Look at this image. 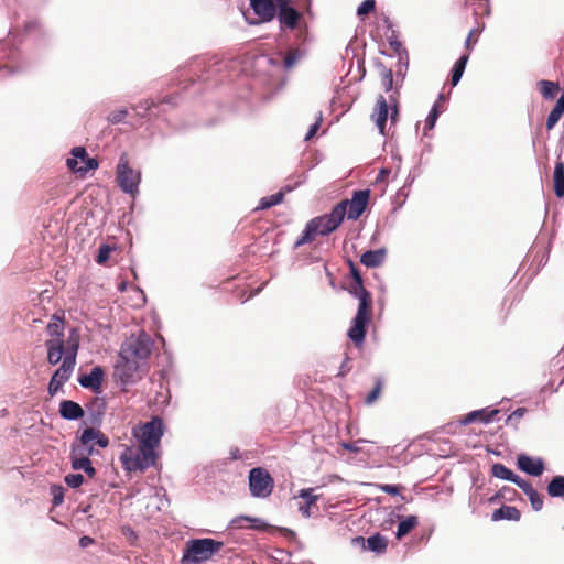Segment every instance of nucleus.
<instances>
[{"mask_svg": "<svg viewBox=\"0 0 564 564\" xmlns=\"http://www.w3.org/2000/svg\"><path fill=\"white\" fill-rule=\"evenodd\" d=\"M386 254H387V249L384 247H381V248H378L375 250L369 249V250H366L360 256V262L365 267L373 269L383 263Z\"/></svg>", "mask_w": 564, "mask_h": 564, "instance_id": "obj_25", "label": "nucleus"}, {"mask_svg": "<svg viewBox=\"0 0 564 564\" xmlns=\"http://www.w3.org/2000/svg\"><path fill=\"white\" fill-rule=\"evenodd\" d=\"M371 119L381 135H386V122L388 120V101L384 96L380 95L377 99L376 107L371 113Z\"/></svg>", "mask_w": 564, "mask_h": 564, "instance_id": "obj_20", "label": "nucleus"}, {"mask_svg": "<svg viewBox=\"0 0 564 564\" xmlns=\"http://www.w3.org/2000/svg\"><path fill=\"white\" fill-rule=\"evenodd\" d=\"M376 0H364L357 8L356 14L360 20H364L369 13L375 12Z\"/></svg>", "mask_w": 564, "mask_h": 564, "instance_id": "obj_45", "label": "nucleus"}, {"mask_svg": "<svg viewBox=\"0 0 564 564\" xmlns=\"http://www.w3.org/2000/svg\"><path fill=\"white\" fill-rule=\"evenodd\" d=\"M58 413L66 421H77L84 417L85 411L82 405L73 400H62Z\"/></svg>", "mask_w": 564, "mask_h": 564, "instance_id": "obj_21", "label": "nucleus"}, {"mask_svg": "<svg viewBox=\"0 0 564 564\" xmlns=\"http://www.w3.org/2000/svg\"><path fill=\"white\" fill-rule=\"evenodd\" d=\"M517 464L519 469L532 476H540L544 470L542 459H534L525 454L518 456Z\"/></svg>", "mask_w": 564, "mask_h": 564, "instance_id": "obj_23", "label": "nucleus"}, {"mask_svg": "<svg viewBox=\"0 0 564 564\" xmlns=\"http://www.w3.org/2000/svg\"><path fill=\"white\" fill-rule=\"evenodd\" d=\"M275 18L279 21L280 30L293 31L297 28L302 13L292 4V0L278 4Z\"/></svg>", "mask_w": 564, "mask_h": 564, "instance_id": "obj_13", "label": "nucleus"}, {"mask_svg": "<svg viewBox=\"0 0 564 564\" xmlns=\"http://www.w3.org/2000/svg\"><path fill=\"white\" fill-rule=\"evenodd\" d=\"M388 180V166H382L380 170H379V173H378V176L376 178V182H380V183H386V181Z\"/></svg>", "mask_w": 564, "mask_h": 564, "instance_id": "obj_64", "label": "nucleus"}, {"mask_svg": "<svg viewBox=\"0 0 564 564\" xmlns=\"http://www.w3.org/2000/svg\"><path fill=\"white\" fill-rule=\"evenodd\" d=\"M104 416L102 414L100 413H97V412H93V411H88V417H87V421L88 423L90 424V429H97V430H100V426L102 424V420H104Z\"/></svg>", "mask_w": 564, "mask_h": 564, "instance_id": "obj_52", "label": "nucleus"}, {"mask_svg": "<svg viewBox=\"0 0 564 564\" xmlns=\"http://www.w3.org/2000/svg\"><path fill=\"white\" fill-rule=\"evenodd\" d=\"M371 308H365V304L358 305L347 336L357 346L364 345L367 335V325L370 322Z\"/></svg>", "mask_w": 564, "mask_h": 564, "instance_id": "obj_10", "label": "nucleus"}, {"mask_svg": "<svg viewBox=\"0 0 564 564\" xmlns=\"http://www.w3.org/2000/svg\"><path fill=\"white\" fill-rule=\"evenodd\" d=\"M514 484L519 488H521L527 496H532L533 491H535V489L532 487V485L529 481L522 479L519 476L517 478V481H514Z\"/></svg>", "mask_w": 564, "mask_h": 564, "instance_id": "obj_59", "label": "nucleus"}, {"mask_svg": "<svg viewBox=\"0 0 564 564\" xmlns=\"http://www.w3.org/2000/svg\"><path fill=\"white\" fill-rule=\"evenodd\" d=\"M248 484L250 495L254 498H267L274 488V480L264 467L251 468L248 475Z\"/></svg>", "mask_w": 564, "mask_h": 564, "instance_id": "obj_9", "label": "nucleus"}, {"mask_svg": "<svg viewBox=\"0 0 564 564\" xmlns=\"http://www.w3.org/2000/svg\"><path fill=\"white\" fill-rule=\"evenodd\" d=\"M251 516H237L229 522V528L231 529H242L245 528V522L250 523Z\"/></svg>", "mask_w": 564, "mask_h": 564, "instance_id": "obj_55", "label": "nucleus"}, {"mask_svg": "<svg viewBox=\"0 0 564 564\" xmlns=\"http://www.w3.org/2000/svg\"><path fill=\"white\" fill-rule=\"evenodd\" d=\"M79 349V334L76 328H72L68 334L67 343L65 345L66 356L70 358L72 364L76 365V356Z\"/></svg>", "mask_w": 564, "mask_h": 564, "instance_id": "obj_30", "label": "nucleus"}, {"mask_svg": "<svg viewBox=\"0 0 564 564\" xmlns=\"http://www.w3.org/2000/svg\"><path fill=\"white\" fill-rule=\"evenodd\" d=\"M553 189L555 195L564 197V162L557 158L553 172Z\"/></svg>", "mask_w": 564, "mask_h": 564, "instance_id": "obj_28", "label": "nucleus"}, {"mask_svg": "<svg viewBox=\"0 0 564 564\" xmlns=\"http://www.w3.org/2000/svg\"><path fill=\"white\" fill-rule=\"evenodd\" d=\"M113 250H115V247H112V246H110L108 243H101L98 247L97 254L95 257V261L98 264H105L109 260L110 253Z\"/></svg>", "mask_w": 564, "mask_h": 564, "instance_id": "obj_44", "label": "nucleus"}, {"mask_svg": "<svg viewBox=\"0 0 564 564\" xmlns=\"http://www.w3.org/2000/svg\"><path fill=\"white\" fill-rule=\"evenodd\" d=\"M283 202V193L276 192L272 195L264 196L259 200L257 209L264 210L276 206Z\"/></svg>", "mask_w": 564, "mask_h": 564, "instance_id": "obj_39", "label": "nucleus"}, {"mask_svg": "<svg viewBox=\"0 0 564 564\" xmlns=\"http://www.w3.org/2000/svg\"><path fill=\"white\" fill-rule=\"evenodd\" d=\"M417 524L419 520L416 516H409L402 519L398 524V530L395 533L397 539L401 540L403 536L409 534Z\"/></svg>", "mask_w": 564, "mask_h": 564, "instance_id": "obj_35", "label": "nucleus"}, {"mask_svg": "<svg viewBox=\"0 0 564 564\" xmlns=\"http://www.w3.org/2000/svg\"><path fill=\"white\" fill-rule=\"evenodd\" d=\"M250 529L264 532V531H276L281 535H283L289 541H296V533L295 531L284 528V527H274L271 525L269 522L261 518L251 517L250 520Z\"/></svg>", "mask_w": 564, "mask_h": 564, "instance_id": "obj_19", "label": "nucleus"}, {"mask_svg": "<svg viewBox=\"0 0 564 564\" xmlns=\"http://www.w3.org/2000/svg\"><path fill=\"white\" fill-rule=\"evenodd\" d=\"M530 503L535 511H540L543 507V497L535 490L532 496H528Z\"/></svg>", "mask_w": 564, "mask_h": 564, "instance_id": "obj_56", "label": "nucleus"}, {"mask_svg": "<svg viewBox=\"0 0 564 564\" xmlns=\"http://www.w3.org/2000/svg\"><path fill=\"white\" fill-rule=\"evenodd\" d=\"M105 380V370L101 366H94L89 372L79 375L77 381L84 389H88L96 394L101 393L102 382Z\"/></svg>", "mask_w": 564, "mask_h": 564, "instance_id": "obj_18", "label": "nucleus"}, {"mask_svg": "<svg viewBox=\"0 0 564 564\" xmlns=\"http://www.w3.org/2000/svg\"><path fill=\"white\" fill-rule=\"evenodd\" d=\"M444 111L443 108H438V105H433L426 120H425V130H432L440 117V115Z\"/></svg>", "mask_w": 564, "mask_h": 564, "instance_id": "obj_47", "label": "nucleus"}, {"mask_svg": "<svg viewBox=\"0 0 564 564\" xmlns=\"http://www.w3.org/2000/svg\"><path fill=\"white\" fill-rule=\"evenodd\" d=\"M158 447H151L149 445H140L139 453L132 454L130 449L123 452L120 456V460L124 470L131 471H144L149 467H153L158 459Z\"/></svg>", "mask_w": 564, "mask_h": 564, "instance_id": "obj_6", "label": "nucleus"}, {"mask_svg": "<svg viewBox=\"0 0 564 564\" xmlns=\"http://www.w3.org/2000/svg\"><path fill=\"white\" fill-rule=\"evenodd\" d=\"M444 111L443 108H438V105H433L426 120H425V130H432L440 117V115Z\"/></svg>", "mask_w": 564, "mask_h": 564, "instance_id": "obj_48", "label": "nucleus"}, {"mask_svg": "<svg viewBox=\"0 0 564 564\" xmlns=\"http://www.w3.org/2000/svg\"><path fill=\"white\" fill-rule=\"evenodd\" d=\"M301 52L294 51L286 56L281 53L260 54L252 61L253 82L254 85H263L270 89V95L265 99L271 98L272 94L280 88V76L283 69L292 68L301 58Z\"/></svg>", "mask_w": 564, "mask_h": 564, "instance_id": "obj_3", "label": "nucleus"}, {"mask_svg": "<svg viewBox=\"0 0 564 564\" xmlns=\"http://www.w3.org/2000/svg\"><path fill=\"white\" fill-rule=\"evenodd\" d=\"M491 471L495 477L509 480L513 484L518 478V475H516L511 469L499 463L492 466Z\"/></svg>", "mask_w": 564, "mask_h": 564, "instance_id": "obj_38", "label": "nucleus"}, {"mask_svg": "<svg viewBox=\"0 0 564 564\" xmlns=\"http://www.w3.org/2000/svg\"><path fill=\"white\" fill-rule=\"evenodd\" d=\"M348 292L356 299L359 300V304H365V308H371L372 306V297L369 291L366 290L364 285V279H359L356 281H350V285L348 288Z\"/></svg>", "mask_w": 564, "mask_h": 564, "instance_id": "obj_24", "label": "nucleus"}, {"mask_svg": "<svg viewBox=\"0 0 564 564\" xmlns=\"http://www.w3.org/2000/svg\"><path fill=\"white\" fill-rule=\"evenodd\" d=\"M499 413V410H488L481 409L477 411H473L468 413L462 421L464 424H470L475 421H480L484 423H489L494 420V417Z\"/></svg>", "mask_w": 564, "mask_h": 564, "instance_id": "obj_29", "label": "nucleus"}, {"mask_svg": "<svg viewBox=\"0 0 564 564\" xmlns=\"http://www.w3.org/2000/svg\"><path fill=\"white\" fill-rule=\"evenodd\" d=\"M250 8L257 15V19L250 20L246 17L249 25L269 23L275 18L278 4L273 0H249Z\"/></svg>", "mask_w": 564, "mask_h": 564, "instance_id": "obj_15", "label": "nucleus"}, {"mask_svg": "<svg viewBox=\"0 0 564 564\" xmlns=\"http://www.w3.org/2000/svg\"><path fill=\"white\" fill-rule=\"evenodd\" d=\"M75 365L72 364L70 358H64L62 360L61 366L53 372L48 386L47 393L51 397H54L63 386L72 377Z\"/></svg>", "mask_w": 564, "mask_h": 564, "instance_id": "obj_17", "label": "nucleus"}, {"mask_svg": "<svg viewBox=\"0 0 564 564\" xmlns=\"http://www.w3.org/2000/svg\"><path fill=\"white\" fill-rule=\"evenodd\" d=\"M551 497H564V476H555L547 485Z\"/></svg>", "mask_w": 564, "mask_h": 564, "instance_id": "obj_40", "label": "nucleus"}, {"mask_svg": "<svg viewBox=\"0 0 564 564\" xmlns=\"http://www.w3.org/2000/svg\"><path fill=\"white\" fill-rule=\"evenodd\" d=\"M107 409V401L105 398L96 395L87 405L88 411L97 412L105 415Z\"/></svg>", "mask_w": 564, "mask_h": 564, "instance_id": "obj_46", "label": "nucleus"}, {"mask_svg": "<svg viewBox=\"0 0 564 564\" xmlns=\"http://www.w3.org/2000/svg\"><path fill=\"white\" fill-rule=\"evenodd\" d=\"M50 494L52 496V505L58 507L64 501L65 488L59 484H52L50 486Z\"/></svg>", "mask_w": 564, "mask_h": 564, "instance_id": "obj_42", "label": "nucleus"}, {"mask_svg": "<svg viewBox=\"0 0 564 564\" xmlns=\"http://www.w3.org/2000/svg\"><path fill=\"white\" fill-rule=\"evenodd\" d=\"M514 484L519 488H521L527 496H532L533 491H535V489L532 487V485L529 481L522 479L519 476L517 478V481H514Z\"/></svg>", "mask_w": 564, "mask_h": 564, "instance_id": "obj_58", "label": "nucleus"}, {"mask_svg": "<svg viewBox=\"0 0 564 564\" xmlns=\"http://www.w3.org/2000/svg\"><path fill=\"white\" fill-rule=\"evenodd\" d=\"M69 170L86 174L98 169L99 163L96 158L88 154L84 147H75L70 151V158L66 160Z\"/></svg>", "mask_w": 564, "mask_h": 564, "instance_id": "obj_11", "label": "nucleus"}, {"mask_svg": "<svg viewBox=\"0 0 564 564\" xmlns=\"http://www.w3.org/2000/svg\"><path fill=\"white\" fill-rule=\"evenodd\" d=\"M70 445L77 446H97L99 448H107L109 446V438L100 430L84 427L78 431L75 440Z\"/></svg>", "mask_w": 564, "mask_h": 564, "instance_id": "obj_16", "label": "nucleus"}, {"mask_svg": "<svg viewBox=\"0 0 564 564\" xmlns=\"http://www.w3.org/2000/svg\"><path fill=\"white\" fill-rule=\"evenodd\" d=\"M115 174L118 187L124 194L135 198L140 193L139 187L142 181V173L139 169H133L130 165L127 153H122L119 156Z\"/></svg>", "mask_w": 564, "mask_h": 564, "instance_id": "obj_5", "label": "nucleus"}, {"mask_svg": "<svg viewBox=\"0 0 564 564\" xmlns=\"http://www.w3.org/2000/svg\"><path fill=\"white\" fill-rule=\"evenodd\" d=\"M224 546V542L212 538L191 539L186 542L182 562L186 564H202L210 560Z\"/></svg>", "mask_w": 564, "mask_h": 564, "instance_id": "obj_4", "label": "nucleus"}, {"mask_svg": "<svg viewBox=\"0 0 564 564\" xmlns=\"http://www.w3.org/2000/svg\"><path fill=\"white\" fill-rule=\"evenodd\" d=\"M178 95H167L161 100L144 99L132 106L137 110L140 118H145L148 115L159 117L161 115V106L167 105L175 107L177 105Z\"/></svg>", "mask_w": 564, "mask_h": 564, "instance_id": "obj_14", "label": "nucleus"}, {"mask_svg": "<svg viewBox=\"0 0 564 564\" xmlns=\"http://www.w3.org/2000/svg\"><path fill=\"white\" fill-rule=\"evenodd\" d=\"M314 491V488H302L297 494V497L305 501L304 505L299 508V511L304 518L311 517V507L319 499V496L315 495Z\"/></svg>", "mask_w": 564, "mask_h": 564, "instance_id": "obj_27", "label": "nucleus"}, {"mask_svg": "<svg viewBox=\"0 0 564 564\" xmlns=\"http://www.w3.org/2000/svg\"><path fill=\"white\" fill-rule=\"evenodd\" d=\"M45 347L47 349V361L52 366H56L66 356L64 340H46Z\"/></svg>", "mask_w": 564, "mask_h": 564, "instance_id": "obj_26", "label": "nucleus"}, {"mask_svg": "<svg viewBox=\"0 0 564 564\" xmlns=\"http://www.w3.org/2000/svg\"><path fill=\"white\" fill-rule=\"evenodd\" d=\"M470 6H473L474 12L476 14H489L490 8L487 0H470Z\"/></svg>", "mask_w": 564, "mask_h": 564, "instance_id": "obj_51", "label": "nucleus"}, {"mask_svg": "<svg viewBox=\"0 0 564 564\" xmlns=\"http://www.w3.org/2000/svg\"><path fill=\"white\" fill-rule=\"evenodd\" d=\"M383 384V379L379 378L376 380L373 388L367 393L365 398V404L371 405L378 400L382 391Z\"/></svg>", "mask_w": 564, "mask_h": 564, "instance_id": "obj_43", "label": "nucleus"}, {"mask_svg": "<svg viewBox=\"0 0 564 564\" xmlns=\"http://www.w3.org/2000/svg\"><path fill=\"white\" fill-rule=\"evenodd\" d=\"M17 54L15 48L8 47L4 42L0 41V58L14 61Z\"/></svg>", "mask_w": 564, "mask_h": 564, "instance_id": "obj_54", "label": "nucleus"}, {"mask_svg": "<svg viewBox=\"0 0 564 564\" xmlns=\"http://www.w3.org/2000/svg\"><path fill=\"white\" fill-rule=\"evenodd\" d=\"M349 364H350L349 358L348 357L345 358V360L341 362V365L339 367V371H338L337 376H340V377L346 376L351 369V366Z\"/></svg>", "mask_w": 564, "mask_h": 564, "instance_id": "obj_61", "label": "nucleus"}, {"mask_svg": "<svg viewBox=\"0 0 564 564\" xmlns=\"http://www.w3.org/2000/svg\"><path fill=\"white\" fill-rule=\"evenodd\" d=\"M127 116H128V109L127 108H120V109H117L115 111H111L107 116V121L110 124H119V123L124 122V119L127 118Z\"/></svg>", "mask_w": 564, "mask_h": 564, "instance_id": "obj_50", "label": "nucleus"}, {"mask_svg": "<svg viewBox=\"0 0 564 564\" xmlns=\"http://www.w3.org/2000/svg\"><path fill=\"white\" fill-rule=\"evenodd\" d=\"M164 421L161 416H152L150 421L134 427L133 436L139 441L140 445H149L159 447L164 435Z\"/></svg>", "mask_w": 564, "mask_h": 564, "instance_id": "obj_7", "label": "nucleus"}, {"mask_svg": "<svg viewBox=\"0 0 564 564\" xmlns=\"http://www.w3.org/2000/svg\"><path fill=\"white\" fill-rule=\"evenodd\" d=\"M348 268H349L350 281H356V280L362 279L360 269L358 268L356 262L352 261L351 259L348 260Z\"/></svg>", "mask_w": 564, "mask_h": 564, "instance_id": "obj_57", "label": "nucleus"}, {"mask_svg": "<svg viewBox=\"0 0 564 564\" xmlns=\"http://www.w3.org/2000/svg\"><path fill=\"white\" fill-rule=\"evenodd\" d=\"M321 121H322V115H319L318 119L310 126V128L306 132V135H305L306 141L312 139L317 133V131L321 127Z\"/></svg>", "mask_w": 564, "mask_h": 564, "instance_id": "obj_60", "label": "nucleus"}, {"mask_svg": "<svg viewBox=\"0 0 564 564\" xmlns=\"http://www.w3.org/2000/svg\"><path fill=\"white\" fill-rule=\"evenodd\" d=\"M539 86L540 93L545 99H553L560 90L558 84L550 80H541L539 82Z\"/></svg>", "mask_w": 564, "mask_h": 564, "instance_id": "obj_41", "label": "nucleus"}, {"mask_svg": "<svg viewBox=\"0 0 564 564\" xmlns=\"http://www.w3.org/2000/svg\"><path fill=\"white\" fill-rule=\"evenodd\" d=\"M69 460L72 469L83 470L89 478L97 475V469L94 467L91 459L74 458Z\"/></svg>", "mask_w": 564, "mask_h": 564, "instance_id": "obj_34", "label": "nucleus"}, {"mask_svg": "<svg viewBox=\"0 0 564 564\" xmlns=\"http://www.w3.org/2000/svg\"><path fill=\"white\" fill-rule=\"evenodd\" d=\"M46 332L52 337L51 340H64V318L54 314L46 326Z\"/></svg>", "mask_w": 564, "mask_h": 564, "instance_id": "obj_32", "label": "nucleus"}, {"mask_svg": "<svg viewBox=\"0 0 564 564\" xmlns=\"http://www.w3.org/2000/svg\"><path fill=\"white\" fill-rule=\"evenodd\" d=\"M398 116V105L395 100L390 99V123H394Z\"/></svg>", "mask_w": 564, "mask_h": 564, "instance_id": "obj_62", "label": "nucleus"}, {"mask_svg": "<svg viewBox=\"0 0 564 564\" xmlns=\"http://www.w3.org/2000/svg\"><path fill=\"white\" fill-rule=\"evenodd\" d=\"M139 360L122 355V350L118 352V360L115 365V371L121 386L127 387L137 382V372L139 370Z\"/></svg>", "mask_w": 564, "mask_h": 564, "instance_id": "obj_12", "label": "nucleus"}, {"mask_svg": "<svg viewBox=\"0 0 564 564\" xmlns=\"http://www.w3.org/2000/svg\"><path fill=\"white\" fill-rule=\"evenodd\" d=\"M69 459L74 458H84V459H90L91 456L99 453L98 449L95 448V446H77V445H70L69 446Z\"/></svg>", "mask_w": 564, "mask_h": 564, "instance_id": "obj_36", "label": "nucleus"}, {"mask_svg": "<svg viewBox=\"0 0 564 564\" xmlns=\"http://www.w3.org/2000/svg\"><path fill=\"white\" fill-rule=\"evenodd\" d=\"M468 58H469V53H466V54L462 55L456 61V63L452 69V76H451V83L453 86H456L458 84V82L460 80V78L464 74L466 64L468 62Z\"/></svg>", "mask_w": 564, "mask_h": 564, "instance_id": "obj_37", "label": "nucleus"}, {"mask_svg": "<svg viewBox=\"0 0 564 564\" xmlns=\"http://www.w3.org/2000/svg\"><path fill=\"white\" fill-rule=\"evenodd\" d=\"M64 482L72 489L79 488L85 482V477L79 473L67 474L64 477Z\"/></svg>", "mask_w": 564, "mask_h": 564, "instance_id": "obj_49", "label": "nucleus"}, {"mask_svg": "<svg viewBox=\"0 0 564 564\" xmlns=\"http://www.w3.org/2000/svg\"><path fill=\"white\" fill-rule=\"evenodd\" d=\"M521 518L520 511L512 506H502L501 508L494 511L491 516L492 521L499 520H512L519 521Z\"/></svg>", "mask_w": 564, "mask_h": 564, "instance_id": "obj_31", "label": "nucleus"}, {"mask_svg": "<svg viewBox=\"0 0 564 564\" xmlns=\"http://www.w3.org/2000/svg\"><path fill=\"white\" fill-rule=\"evenodd\" d=\"M388 547V539L380 534L375 533L367 538V549L376 554H382Z\"/></svg>", "mask_w": 564, "mask_h": 564, "instance_id": "obj_33", "label": "nucleus"}, {"mask_svg": "<svg viewBox=\"0 0 564 564\" xmlns=\"http://www.w3.org/2000/svg\"><path fill=\"white\" fill-rule=\"evenodd\" d=\"M229 65V61L217 56H195L176 70V79L183 90L196 84L216 85L227 79Z\"/></svg>", "mask_w": 564, "mask_h": 564, "instance_id": "obj_2", "label": "nucleus"}, {"mask_svg": "<svg viewBox=\"0 0 564 564\" xmlns=\"http://www.w3.org/2000/svg\"><path fill=\"white\" fill-rule=\"evenodd\" d=\"M95 543V540L88 535H83L79 538L78 540V545L82 547V549H85L91 544Z\"/></svg>", "mask_w": 564, "mask_h": 564, "instance_id": "obj_63", "label": "nucleus"}, {"mask_svg": "<svg viewBox=\"0 0 564 564\" xmlns=\"http://www.w3.org/2000/svg\"><path fill=\"white\" fill-rule=\"evenodd\" d=\"M153 340L150 335H148L144 330H141L138 336H130L126 339L120 350H122V355L131 356L138 360L148 359L153 350Z\"/></svg>", "mask_w": 564, "mask_h": 564, "instance_id": "obj_8", "label": "nucleus"}, {"mask_svg": "<svg viewBox=\"0 0 564 564\" xmlns=\"http://www.w3.org/2000/svg\"><path fill=\"white\" fill-rule=\"evenodd\" d=\"M390 50L393 51L398 56V65H397V77H401L402 79L405 76L409 66V54L408 51L402 46L399 41L390 39L389 43Z\"/></svg>", "mask_w": 564, "mask_h": 564, "instance_id": "obj_22", "label": "nucleus"}, {"mask_svg": "<svg viewBox=\"0 0 564 564\" xmlns=\"http://www.w3.org/2000/svg\"><path fill=\"white\" fill-rule=\"evenodd\" d=\"M370 189H356L350 198H346L336 204L329 213L316 216L308 220L293 245V250L314 241L317 235L328 236L336 231L343 224L345 217L349 220H358L366 212L369 199Z\"/></svg>", "mask_w": 564, "mask_h": 564, "instance_id": "obj_1", "label": "nucleus"}, {"mask_svg": "<svg viewBox=\"0 0 564 564\" xmlns=\"http://www.w3.org/2000/svg\"><path fill=\"white\" fill-rule=\"evenodd\" d=\"M480 31L481 30L479 28H475L469 31L465 41V47L468 52L471 51L474 45L477 43Z\"/></svg>", "mask_w": 564, "mask_h": 564, "instance_id": "obj_53", "label": "nucleus"}]
</instances>
